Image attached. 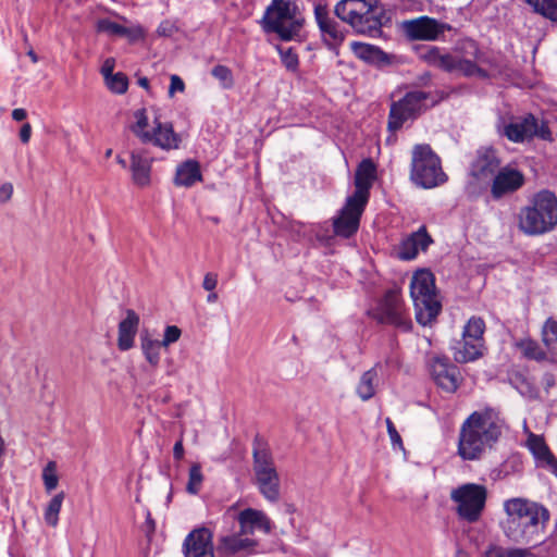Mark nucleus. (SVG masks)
I'll return each mask as SVG.
<instances>
[{
  "label": "nucleus",
  "instance_id": "obj_1",
  "mask_svg": "<svg viewBox=\"0 0 557 557\" xmlns=\"http://www.w3.org/2000/svg\"><path fill=\"white\" fill-rule=\"evenodd\" d=\"M505 422L493 409L474 411L462 423L458 438V455L463 460H479L502 436Z\"/></svg>",
  "mask_w": 557,
  "mask_h": 557
},
{
  "label": "nucleus",
  "instance_id": "obj_2",
  "mask_svg": "<svg viewBox=\"0 0 557 557\" xmlns=\"http://www.w3.org/2000/svg\"><path fill=\"white\" fill-rule=\"evenodd\" d=\"M505 422L493 409L474 411L462 423L458 438V455L463 460H479L502 436Z\"/></svg>",
  "mask_w": 557,
  "mask_h": 557
},
{
  "label": "nucleus",
  "instance_id": "obj_3",
  "mask_svg": "<svg viewBox=\"0 0 557 557\" xmlns=\"http://www.w3.org/2000/svg\"><path fill=\"white\" fill-rule=\"evenodd\" d=\"M504 511L502 530L508 540L518 544L537 541L549 520V511L543 505L522 497L505 500Z\"/></svg>",
  "mask_w": 557,
  "mask_h": 557
},
{
  "label": "nucleus",
  "instance_id": "obj_4",
  "mask_svg": "<svg viewBox=\"0 0 557 557\" xmlns=\"http://www.w3.org/2000/svg\"><path fill=\"white\" fill-rule=\"evenodd\" d=\"M376 168L372 160H363L355 174V193L346 199L339 214L334 218L333 227L337 236L350 237L359 227L360 218L369 201L370 188L375 180Z\"/></svg>",
  "mask_w": 557,
  "mask_h": 557
},
{
  "label": "nucleus",
  "instance_id": "obj_5",
  "mask_svg": "<svg viewBox=\"0 0 557 557\" xmlns=\"http://www.w3.org/2000/svg\"><path fill=\"white\" fill-rule=\"evenodd\" d=\"M334 12L338 18L360 34L377 32L385 18L377 0H341Z\"/></svg>",
  "mask_w": 557,
  "mask_h": 557
},
{
  "label": "nucleus",
  "instance_id": "obj_6",
  "mask_svg": "<svg viewBox=\"0 0 557 557\" xmlns=\"http://www.w3.org/2000/svg\"><path fill=\"white\" fill-rule=\"evenodd\" d=\"M557 225V198L548 190L537 193L532 206L520 213L519 226L529 235L549 232Z\"/></svg>",
  "mask_w": 557,
  "mask_h": 557
},
{
  "label": "nucleus",
  "instance_id": "obj_7",
  "mask_svg": "<svg viewBox=\"0 0 557 557\" xmlns=\"http://www.w3.org/2000/svg\"><path fill=\"white\" fill-rule=\"evenodd\" d=\"M267 33H275L282 40H292L299 35L304 17L297 5L289 0H272L261 20Z\"/></svg>",
  "mask_w": 557,
  "mask_h": 557
},
{
  "label": "nucleus",
  "instance_id": "obj_8",
  "mask_svg": "<svg viewBox=\"0 0 557 557\" xmlns=\"http://www.w3.org/2000/svg\"><path fill=\"white\" fill-rule=\"evenodd\" d=\"M410 295L416 310V319L421 325L432 323L442 306L435 294L434 277L430 271L416 272L410 283Z\"/></svg>",
  "mask_w": 557,
  "mask_h": 557
},
{
  "label": "nucleus",
  "instance_id": "obj_9",
  "mask_svg": "<svg viewBox=\"0 0 557 557\" xmlns=\"http://www.w3.org/2000/svg\"><path fill=\"white\" fill-rule=\"evenodd\" d=\"M473 50V60L462 57L458 53H443L437 47H425L420 52V59L431 66L441 69L449 73H458L465 76L485 77L486 72L478 65L479 50L473 41L469 42Z\"/></svg>",
  "mask_w": 557,
  "mask_h": 557
},
{
  "label": "nucleus",
  "instance_id": "obj_10",
  "mask_svg": "<svg viewBox=\"0 0 557 557\" xmlns=\"http://www.w3.org/2000/svg\"><path fill=\"white\" fill-rule=\"evenodd\" d=\"M412 182L423 188H433L446 182L440 158L428 145H417L412 150L411 172Z\"/></svg>",
  "mask_w": 557,
  "mask_h": 557
},
{
  "label": "nucleus",
  "instance_id": "obj_11",
  "mask_svg": "<svg viewBox=\"0 0 557 557\" xmlns=\"http://www.w3.org/2000/svg\"><path fill=\"white\" fill-rule=\"evenodd\" d=\"M255 482L261 495L269 502L275 503L280 498V476L276 471L271 453L262 446L253 449Z\"/></svg>",
  "mask_w": 557,
  "mask_h": 557
},
{
  "label": "nucleus",
  "instance_id": "obj_12",
  "mask_svg": "<svg viewBox=\"0 0 557 557\" xmlns=\"http://www.w3.org/2000/svg\"><path fill=\"white\" fill-rule=\"evenodd\" d=\"M451 500L457 505L458 516L469 523L476 522L485 508L487 490L484 485L466 483L450 492Z\"/></svg>",
  "mask_w": 557,
  "mask_h": 557
},
{
  "label": "nucleus",
  "instance_id": "obj_13",
  "mask_svg": "<svg viewBox=\"0 0 557 557\" xmlns=\"http://www.w3.org/2000/svg\"><path fill=\"white\" fill-rule=\"evenodd\" d=\"M435 103L436 99L430 92L419 89L407 92L403 99L392 104L388 128L399 129L407 120L417 117L423 110Z\"/></svg>",
  "mask_w": 557,
  "mask_h": 557
},
{
  "label": "nucleus",
  "instance_id": "obj_14",
  "mask_svg": "<svg viewBox=\"0 0 557 557\" xmlns=\"http://www.w3.org/2000/svg\"><path fill=\"white\" fill-rule=\"evenodd\" d=\"M369 313L377 322L394 325L404 332L411 329V321L405 312L399 293L395 289L388 290Z\"/></svg>",
  "mask_w": 557,
  "mask_h": 557
},
{
  "label": "nucleus",
  "instance_id": "obj_15",
  "mask_svg": "<svg viewBox=\"0 0 557 557\" xmlns=\"http://www.w3.org/2000/svg\"><path fill=\"white\" fill-rule=\"evenodd\" d=\"M505 136L513 143H523L537 136L542 139H550V131L545 123L539 125L533 115L524 119L513 120L504 128Z\"/></svg>",
  "mask_w": 557,
  "mask_h": 557
},
{
  "label": "nucleus",
  "instance_id": "obj_16",
  "mask_svg": "<svg viewBox=\"0 0 557 557\" xmlns=\"http://www.w3.org/2000/svg\"><path fill=\"white\" fill-rule=\"evenodd\" d=\"M449 27L429 16H420L417 18L403 22V30L406 36L413 40H436Z\"/></svg>",
  "mask_w": 557,
  "mask_h": 557
},
{
  "label": "nucleus",
  "instance_id": "obj_17",
  "mask_svg": "<svg viewBox=\"0 0 557 557\" xmlns=\"http://www.w3.org/2000/svg\"><path fill=\"white\" fill-rule=\"evenodd\" d=\"M430 371L435 383L444 391L454 393L460 385L459 369L446 357H434L430 361Z\"/></svg>",
  "mask_w": 557,
  "mask_h": 557
},
{
  "label": "nucleus",
  "instance_id": "obj_18",
  "mask_svg": "<svg viewBox=\"0 0 557 557\" xmlns=\"http://www.w3.org/2000/svg\"><path fill=\"white\" fill-rule=\"evenodd\" d=\"M145 144H151L163 151L177 150L181 148L183 137L174 131L171 122H162L159 115H154L151 132Z\"/></svg>",
  "mask_w": 557,
  "mask_h": 557
},
{
  "label": "nucleus",
  "instance_id": "obj_19",
  "mask_svg": "<svg viewBox=\"0 0 557 557\" xmlns=\"http://www.w3.org/2000/svg\"><path fill=\"white\" fill-rule=\"evenodd\" d=\"M314 15L323 41L331 50H334L336 53H338L337 48L345 39V32L343 27L334 17L330 16L326 8L323 5L315 7Z\"/></svg>",
  "mask_w": 557,
  "mask_h": 557
},
{
  "label": "nucleus",
  "instance_id": "obj_20",
  "mask_svg": "<svg viewBox=\"0 0 557 557\" xmlns=\"http://www.w3.org/2000/svg\"><path fill=\"white\" fill-rule=\"evenodd\" d=\"M213 534L207 528L190 532L183 544L185 557H214Z\"/></svg>",
  "mask_w": 557,
  "mask_h": 557
},
{
  "label": "nucleus",
  "instance_id": "obj_21",
  "mask_svg": "<svg viewBox=\"0 0 557 557\" xmlns=\"http://www.w3.org/2000/svg\"><path fill=\"white\" fill-rule=\"evenodd\" d=\"M499 160L492 148H481L471 163L470 173L480 181H486L495 176Z\"/></svg>",
  "mask_w": 557,
  "mask_h": 557
},
{
  "label": "nucleus",
  "instance_id": "obj_22",
  "mask_svg": "<svg viewBox=\"0 0 557 557\" xmlns=\"http://www.w3.org/2000/svg\"><path fill=\"white\" fill-rule=\"evenodd\" d=\"M153 158L144 149H135L131 152L129 170L132 181L138 187H147L151 183V170Z\"/></svg>",
  "mask_w": 557,
  "mask_h": 557
},
{
  "label": "nucleus",
  "instance_id": "obj_23",
  "mask_svg": "<svg viewBox=\"0 0 557 557\" xmlns=\"http://www.w3.org/2000/svg\"><path fill=\"white\" fill-rule=\"evenodd\" d=\"M524 182L522 173L517 170L505 168L494 176L492 185V195L494 198L513 193L519 189Z\"/></svg>",
  "mask_w": 557,
  "mask_h": 557
},
{
  "label": "nucleus",
  "instance_id": "obj_24",
  "mask_svg": "<svg viewBox=\"0 0 557 557\" xmlns=\"http://www.w3.org/2000/svg\"><path fill=\"white\" fill-rule=\"evenodd\" d=\"M240 533L252 535L255 531H262L268 534L271 531V521L261 510L247 508L237 517Z\"/></svg>",
  "mask_w": 557,
  "mask_h": 557
},
{
  "label": "nucleus",
  "instance_id": "obj_25",
  "mask_svg": "<svg viewBox=\"0 0 557 557\" xmlns=\"http://www.w3.org/2000/svg\"><path fill=\"white\" fill-rule=\"evenodd\" d=\"M139 326V315L132 309L126 310L125 318L119 323L117 347L126 351L134 346Z\"/></svg>",
  "mask_w": 557,
  "mask_h": 557
},
{
  "label": "nucleus",
  "instance_id": "obj_26",
  "mask_svg": "<svg viewBox=\"0 0 557 557\" xmlns=\"http://www.w3.org/2000/svg\"><path fill=\"white\" fill-rule=\"evenodd\" d=\"M432 243L430 235L424 226L406 238L400 246L399 257L403 260H411L417 257L419 251H424Z\"/></svg>",
  "mask_w": 557,
  "mask_h": 557
},
{
  "label": "nucleus",
  "instance_id": "obj_27",
  "mask_svg": "<svg viewBox=\"0 0 557 557\" xmlns=\"http://www.w3.org/2000/svg\"><path fill=\"white\" fill-rule=\"evenodd\" d=\"M97 30L100 33H107L112 36H120L127 38L131 42H135L145 37V30L139 25L123 26L109 18H101L97 22Z\"/></svg>",
  "mask_w": 557,
  "mask_h": 557
},
{
  "label": "nucleus",
  "instance_id": "obj_28",
  "mask_svg": "<svg viewBox=\"0 0 557 557\" xmlns=\"http://www.w3.org/2000/svg\"><path fill=\"white\" fill-rule=\"evenodd\" d=\"M249 534L226 535L221 537L218 550L224 555H234L240 552H252L257 546V542Z\"/></svg>",
  "mask_w": 557,
  "mask_h": 557
},
{
  "label": "nucleus",
  "instance_id": "obj_29",
  "mask_svg": "<svg viewBox=\"0 0 557 557\" xmlns=\"http://www.w3.org/2000/svg\"><path fill=\"white\" fill-rule=\"evenodd\" d=\"M350 49L358 59L367 63L374 65H383L389 63V55L376 46L352 41L350 42Z\"/></svg>",
  "mask_w": 557,
  "mask_h": 557
},
{
  "label": "nucleus",
  "instance_id": "obj_30",
  "mask_svg": "<svg viewBox=\"0 0 557 557\" xmlns=\"http://www.w3.org/2000/svg\"><path fill=\"white\" fill-rule=\"evenodd\" d=\"M201 180L202 175L197 161L186 160L177 165L174 176V184L176 186L188 188Z\"/></svg>",
  "mask_w": 557,
  "mask_h": 557
},
{
  "label": "nucleus",
  "instance_id": "obj_31",
  "mask_svg": "<svg viewBox=\"0 0 557 557\" xmlns=\"http://www.w3.org/2000/svg\"><path fill=\"white\" fill-rule=\"evenodd\" d=\"M454 359L459 363L471 362L483 356L484 344L462 337L453 347Z\"/></svg>",
  "mask_w": 557,
  "mask_h": 557
},
{
  "label": "nucleus",
  "instance_id": "obj_32",
  "mask_svg": "<svg viewBox=\"0 0 557 557\" xmlns=\"http://www.w3.org/2000/svg\"><path fill=\"white\" fill-rule=\"evenodd\" d=\"M379 366L371 368L366 371L356 387L357 395L363 400L367 401L371 399L375 395V391L379 384Z\"/></svg>",
  "mask_w": 557,
  "mask_h": 557
},
{
  "label": "nucleus",
  "instance_id": "obj_33",
  "mask_svg": "<svg viewBox=\"0 0 557 557\" xmlns=\"http://www.w3.org/2000/svg\"><path fill=\"white\" fill-rule=\"evenodd\" d=\"M528 446L537 460H540L544 465L549 466L552 469L557 470V460L549 451L547 445L545 444L542 437L531 435L528 438Z\"/></svg>",
  "mask_w": 557,
  "mask_h": 557
},
{
  "label": "nucleus",
  "instance_id": "obj_34",
  "mask_svg": "<svg viewBox=\"0 0 557 557\" xmlns=\"http://www.w3.org/2000/svg\"><path fill=\"white\" fill-rule=\"evenodd\" d=\"M163 345L158 339H152L148 335H141L140 348L145 356V359L153 368L158 367L160 362V350Z\"/></svg>",
  "mask_w": 557,
  "mask_h": 557
},
{
  "label": "nucleus",
  "instance_id": "obj_35",
  "mask_svg": "<svg viewBox=\"0 0 557 557\" xmlns=\"http://www.w3.org/2000/svg\"><path fill=\"white\" fill-rule=\"evenodd\" d=\"M133 117L135 122L131 125V131L141 143L145 144L151 132V128H148L149 119L147 110L144 108L136 110L133 113Z\"/></svg>",
  "mask_w": 557,
  "mask_h": 557
},
{
  "label": "nucleus",
  "instance_id": "obj_36",
  "mask_svg": "<svg viewBox=\"0 0 557 557\" xmlns=\"http://www.w3.org/2000/svg\"><path fill=\"white\" fill-rule=\"evenodd\" d=\"M485 331V323L479 317H472L468 320L463 327L462 337L473 339L475 343H483V334Z\"/></svg>",
  "mask_w": 557,
  "mask_h": 557
},
{
  "label": "nucleus",
  "instance_id": "obj_37",
  "mask_svg": "<svg viewBox=\"0 0 557 557\" xmlns=\"http://www.w3.org/2000/svg\"><path fill=\"white\" fill-rule=\"evenodd\" d=\"M64 500V493L60 492L55 494L50 502L48 503L46 509H45V521L50 527H57L59 522V513L62 507Z\"/></svg>",
  "mask_w": 557,
  "mask_h": 557
},
{
  "label": "nucleus",
  "instance_id": "obj_38",
  "mask_svg": "<svg viewBox=\"0 0 557 557\" xmlns=\"http://www.w3.org/2000/svg\"><path fill=\"white\" fill-rule=\"evenodd\" d=\"M536 13L557 22V0H525Z\"/></svg>",
  "mask_w": 557,
  "mask_h": 557
},
{
  "label": "nucleus",
  "instance_id": "obj_39",
  "mask_svg": "<svg viewBox=\"0 0 557 557\" xmlns=\"http://www.w3.org/2000/svg\"><path fill=\"white\" fill-rule=\"evenodd\" d=\"M542 341L547 349L557 355V322L553 319H547L542 329Z\"/></svg>",
  "mask_w": 557,
  "mask_h": 557
},
{
  "label": "nucleus",
  "instance_id": "obj_40",
  "mask_svg": "<svg viewBox=\"0 0 557 557\" xmlns=\"http://www.w3.org/2000/svg\"><path fill=\"white\" fill-rule=\"evenodd\" d=\"M529 550L523 548H504L491 546L485 552V557H528Z\"/></svg>",
  "mask_w": 557,
  "mask_h": 557
},
{
  "label": "nucleus",
  "instance_id": "obj_41",
  "mask_svg": "<svg viewBox=\"0 0 557 557\" xmlns=\"http://www.w3.org/2000/svg\"><path fill=\"white\" fill-rule=\"evenodd\" d=\"M211 75L220 82V85L224 89H230L234 85V77L231 69L225 65H215L211 70Z\"/></svg>",
  "mask_w": 557,
  "mask_h": 557
},
{
  "label": "nucleus",
  "instance_id": "obj_42",
  "mask_svg": "<svg viewBox=\"0 0 557 557\" xmlns=\"http://www.w3.org/2000/svg\"><path fill=\"white\" fill-rule=\"evenodd\" d=\"M107 87L114 94H124L128 87L127 77L119 72L104 78Z\"/></svg>",
  "mask_w": 557,
  "mask_h": 557
},
{
  "label": "nucleus",
  "instance_id": "obj_43",
  "mask_svg": "<svg viewBox=\"0 0 557 557\" xmlns=\"http://www.w3.org/2000/svg\"><path fill=\"white\" fill-rule=\"evenodd\" d=\"M203 481V475L201 472V466L199 463H194L189 469L188 483H187V492L190 494H197L201 487Z\"/></svg>",
  "mask_w": 557,
  "mask_h": 557
},
{
  "label": "nucleus",
  "instance_id": "obj_44",
  "mask_svg": "<svg viewBox=\"0 0 557 557\" xmlns=\"http://www.w3.org/2000/svg\"><path fill=\"white\" fill-rule=\"evenodd\" d=\"M518 346L521 349V351L523 352V355L529 358H533L536 360L544 358V352L541 350L537 343H535L532 339H522L518 344Z\"/></svg>",
  "mask_w": 557,
  "mask_h": 557
},
{
  "label": "nucleus",
  "instance_id": "obj_45",
  "mask_svg": "<svg viewBox=\"0 0 557 557\" xmlns=\"http://www.w3.org/2000/svg\"><path fill=\"white\" fill-rule=\"evenodd\" d=\"M277 50L280 52L281 60H282V63L284 64V66L288 71L295 72L298 69L299 61H298V55L293 50V48H287V49L277 48Z\"/></svg>",
  "mask_w": 557,
  "mask_h": 557
},
{
  "label": "nucleus",
  "instance_id": "obj_46",
  "mask_svg": "<svg viewBox=\"0 0 557 557\" xmlns=\"http://www.w3.org/2000/svg\"><path fill=\"white\" fill-rule=\"evenodd\" d=\"M42 480L48 492L54 490L58 486L59 479L55 473V466L53 462H49L48 466L44 469Z\"/></svg>",
  "mask_w": 557,
  "mask_h": 557
},
{
  "label": "nucleus",
  "instance_id": "obj_47",
  "mask_svg": "<svg viewBox=\"0 0 557 557\" xmlns=\"http://www.w3.org/2000/svg\"><path fill=\"white\" fill-rule=\"evenodd\" d=\"M181 330L175 325H169L164 330L163 339L160 341L163 347H169L171 344L176 343L181 337Z\"/></svg>",
  "mask_w": 557,
  "mask_h": 557
},
{
  "label": "nucleus",
  "instance_id": "obj_48",
  "mask_svg": "<svg viewBox=\"0 0 557 557\" xmlns=\"http://www.w3.org/2000/svg\"><path fill=\"white\" fill-rule=\"evenodd\" d=\"M385 423H386L387 433L389 435L393 446L404 449L401 437H400L399 433L397 432L392 420L389 418H386Z\"/></svg>",
  "mask_w": 557,
  "mask_h": 557
},
{
  "label": "nucleus",
  "instance_id": "obj_49",
  "mask_svg": "<svg viewBox=\"0 0 557 557\" xmlns=\"http://www.w3.org/2000/svg\"><path fill=\"white\" fill-rule=\"evenodd\" d=\"M170 81L169 97L172 98L175 92H183L185 90V84L178 75H171Z\"/></svg>",
  "mask_w": 557,
  "mask_h": 557
},
{
  "label": "nucleus",
  "instance_id": "obj_50",
  "mask_svg": "<svg viewBox=\"0 0 557 557\" xmlns=\"http://www.w3.org/2000/svg\"><path fill=\"white\" fill-rule=\"evenodd\" d=\"M218 285V275L214 273H207L203 277L202 287L208 292H213Z\"/></svg>",
  "mask_w": 557,
  "mask_h": 557
},
{
  "label": "nucleus",
  "instance_id": "obj_51",
  "mask_svg": "<svg viewBox=\"0 0 557 557\" xmlns=\"http://www.w3.org/2000/svg\"><path fill=\"white\" fill-rule=\"evenodd\" d=\"M13 194V185L4 183L0 186V202H7L11 199Z\"/></svg>",
  "mask_w": 557,
  "mask_h": 557
},
{
  "label": "nucleus",
  "instance_id": "obj_52",
  "mask_svg": "<svg viewBox=\"0 0 557 557\" xmlns=\"http://www.w3.org/2000/svg\"><path fill=\"white\" fill-rule=\"evenodd\" d=\"M115 66V60L113 58H108L104 60L102 66H101V74L103 78H107L108 76L114 74L113 70Z\"/></svg>",
  "mask_w": 557,
  "mask_h": 557
},
{
  "label": "nucleus",
  "instance_id": "obj_53",
  "mask_svg": "<svg viewBox=\"0 0 557 557\" xmlns=\"http://www.w3.org/2000/svg\"><path fill=\"white\" fill-rule=\"evenodd\" d=\"M32 136V126L29 123H25L22 125L20 129V139L23 144H27Z\"/></svg>",
  "mask_w": 557,
  "mask_h": 557
},
{
  "label": "nucleus",
  "instance_id": "obj_54",
  "mask_svg": "<svg viewBox=\"0 0 557 557\" xmlns=\"http://www.w3.org/2000/svg\"><path fill=\"white\" fill-rule=\"evenodd\" d=\"M173 30H174V26L173 24H171L170 22H162L159 26H158V34L160 36H171L173 34Z\"/></svg>",
  "mask_w": 557,
  "mask_h": 557
},
{
  "label": "nucleus",
  "instance_id": "obj_55",
  "mask_svg": "<svg viewBox=\"0 0 557 557\" xmlns=\"http://www.w3.org/2000/svg\"><path fill=\"white\" fill-rule=\"evenodd\" d=\"M173 455L176 460H181L184 456V447L182 440L177 441L173 447Z\"/></svg>",
  "mask_w": 557,
  "mask_h": 557
},
{
  "label": "nucleus",
  "instance_id": "obj_56",
  "mask_svg": "<svg viewBox=\"0 0 557 557\" xmlns=\"http://www.w3.org/2000/svg\"><path fill=\"white\" fill-rule=\"evenodd\" d=\"M26 117H27V112L25 109L18 108V109H14L12 111V119L14 121L20 122V121L25 120Z\"/></svg>",
  "mask_w": 557,
  "mask_h": 557
},
{
  "label": "nucleus",
  "instance_id": "obj_57",
  "mask_svg": "<svg viewBox=\"0 0 557 557\" xmlns=\"http://www.w3.org/2000/svg\"><path fill=\"white\" fill-rule=\"evenodd\" d=\"M138 85H139L140 87L145 88V89H148V87H149V81H148V78H147V77H140V78L138 79Z\"/></svg>",
  "mask_w": 557,
  "mask_h": 557
},
{
  "label": "nucleus",
  "instance_id": "obj_58",
  "mask_svg": "<svg viewBox=\"0 0 557 557\" xmlns=\"http://www.w3.org/2000/svg\"><path fill=\"white\" fill-rule=\"evenodd\" d=\"M216 299H218V295L213 292H211L207 297V301L210 304L215 302Z\"/></svg>",
  "mask_w": 557,
  "mask_h": 557
},
{
  "label": "nucleus",
  "instance_id": "obj_59",
  "mask_svg": "<svg viewBox=\"0 0 557 557\" xmlns=\"http://www.w3.org/2000/svg\"><path fill=\"white\" fill-rule=\"evenodd\" d=\"M27 54L29 55V58L32 59L33 63H36L38 61V58L36 55V53L33 51V50H29L27 52Z\"/></svg>",
  "mask_w": 557,
  "mask_h": 557
},
{
  "label": "nucleus",
  "instance_id": "obj_60",
  "mask_svg": "<svg viewBox=\"0 0 557 557\" xmlns=\"http://www.w3.org/2000/svg\"><path fill=\"white\" fill-rule=\"evenodd\" d=\"M116 161L117 163L123 166V168H126V161L124 159H122L121 157H117L116 158Z\"/></svg>",
  "mask_w": 557,
  "mask_h": 557
},
{
  "label": "nucleus",
  "instance_id": "obj_61",
  "mask_svg": "<svg viewBox=\"0 0 557 557\" xmlns=\"http://www.w3.org/2000/svg\"><path fill=\"white\" fill-rule=\"evenodd\" d=\"M111 154H112V150H111V149H108V150L106 151V157H107V158H109V157H111Z\"/></svg>",
  "mask_w": 557,
  "mask_h": 557
}]
</instances>
